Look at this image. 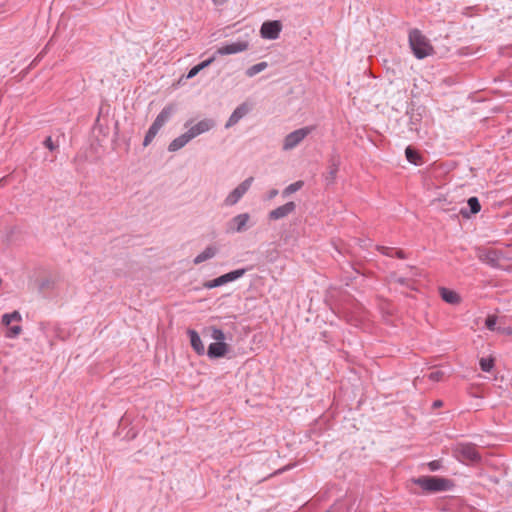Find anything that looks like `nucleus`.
I'll list each match as a JSON object with an SVG mask.
<instances>
[{
    "mask_svg": "<svg viewBox=\"0 0 512 512\" xmlns=\"http://www.w3.org/2000/svg\"><path fill=\"white\" fill-rule=\"evenodd\" d=\"M45 145L48 149L50 150H54V145H53V142H52V139L50 137H48L46 140H45Z\"/></svg>",
    "mask_w": 512,
    "mask_h": 512,
    "instance_id": "f704fd0d",
    "label": "nucleus"
},
{
    "mask_svg": "<svg viewBox=\"0 0 512 512\" xmlns=\"http://www.w3.org/2000/svg\"><path fill=\"white\" fill-rule=\"evenodd\" d=\"M477 257L481 262L496 267L499 265L501 253L494 249H479Z\"/></svg>",
    "mask_w": 512,
    "mask_h": 512,
    "instance_id": "1a4fd4ad",
    "label": "nucleus"
},
{
    "mask_svg": "<svg viewBox=\"0 0 512 512\" xmlns=\"http://www.w3.org/2000/svg\"><path fill=\"white\" fill-rule=\"evenodd\" d=\"M409 43L414 55L418 59H423L433 52V47L429 43L428 39L419 31L412 30L409 33Z\"/></svg>",
    "mask_w": 512,
    "mask_h": 512,
    "instance_id": "f257e3e1",
    "label": "nucleus"
},
{
    "mask_svg": "<svg viewBox=\"0 0 512 512\" xmlns=\"http://www.w3.org/2000/svg\"><path fill=\"white\" fill-rule=\"evenodd\" d=\"M209 330L211 332V338L215 340V342H225V334L221 329L210 327Z\"/></svg>",
    "mask_w": 512,
    "mask_h": 512,
    "instance_id": "5701e85b",
    "label": "nucleus"
},
{
    "mask_svg": "<svg viewBox=\"0 0 512 512\" xmlns=\"http://www.w3.org/2000/svg\"><path fill=\"white\" fill-rule=\"evenodd\" d=\"M314 130L311 126H306L300 129H297L291 133H289L283 140L282 149L284 151H289L298 146L312 131Z\"/></svg>",
    "mask_w": 512,
    "mask_h": 512,
    "instance_id": "7ed1b4c3",
    "label": "nucleus"
},
{
    "mask_svg": "<svg viewBox=\"0 0 512 512\" xmlns=\"http://www.w3.org/2000/svg\"><path fill=\"white\" fill-rule=\"evenodd\" d=\"M250 110V107L247 103H243L238 106L234 112L231 114L230 118L226 123V128L234 126L242 117H244Z\"/></svg>",
    "mask_w": 512,
    "mask_h": 512,
    "instance_id": "2eb2a0df",
    "label": "nucleus"
},
{
    "mask_svg": "<svg viewBox=\"0 0 512 512\" xmlns=\"http://www.w3.org/2000/svg\"><path fill=\"white\" fill-rule=\"evenodd\" d=\"M254 178L249 177L241 184H239L225 199V204L227 206L235 205L243 195L249 190L253 183Z\"/></svg>",
    "mask_w": 512,
    "mask_h": 512,
    "instance_id": "423d86ee",
    "label": "nucleus"
},
{
    "mask_svg": "<svg viewBox=\"0 0 512 512\" xmlns=\"http://www.w3.org/2000/svg\"><path fill=\"white\" fill-rule=\"evenodd\" d=\"M229 346L225 342H214L208 347L207 354L210 358L224 357L228 352Z\"/></svg>",
    "mask_w": 512,
    "mask_h": 512,
    "instance_id": "4468645a",
    "label": "nucleus"
},
{
    "mask_svg": "<svg viewBox=\"0 0 512 512\" xmlns=\"http://www.w3.org/2000/svg\"><path fill=\"white\" fill-rule=\"evenodd\" d=\"M155 136H156V133H154V131L149 129L144 138L143 145L148 146L151 143V141L154 139Z\"/></svg>",
    "mask_w": 512,
    "mask_h": 512,
    "instance_id": "c85d7f7f",
    "label": "nucleus"
},
{
    "mask_svg": "<svg viewBox=\"0 0 512 512\" xmlns=\"http://www.w3.org/2000/svg\"><path fill=\"white\" fill-rule=\"evenodd\" d=\"M188 335L190 337V343L194 351L198 355H203L205 352V347L198 333L195 330L190 329L188 330Z\"/></svg>",
    "mask_w": 512,
    "mask_h": 512,
    "instance_id": "dca6fc26",
    "label": "nucleus"
},
{
    "mask_svg": "<svg viewBox=\"0 0 512 512\" xmlns=\"http://www.w3.org/2000/svg\"><path fill=\"white\" fill-rule=\"evenodd\" d=\"M200 68L198 65L194 66L187 74V78H193L200 72Z\"/></svg>",
    "mask_w": 512,
    "mask_h": 512,
    "instance_id": "2f4dec72",
    "label": "nucleus"
},
{
    "mask_svg": "<svg viewBox=\"0 0 512 512\" xmlns=\"http://www.w3.org/2000/svg\"><path fill=\"white\" fill-rule=\"evenodd\" d=\"M443 405V402L441 400H436L434 403H433V407L434 408H439Z\"/></svg>",
    "mask_w": 512,
    "mask_h": 512,
    "instance_id": "58836bf2",
    "label": "nucleus"
},
{
    "mask_svg": "<svg viewBox=\"0 0 512 512\" xmlns=\"http://www.w3.org/2000/svg\"><path fill=\"white\" fill-rule=\"evenodd\" d=\"M496 323H497V317L494 315L488 316L485 321L486 327L491 331L495 330Z\"/></svg>",
    "mask_w": 512,
    "mask_h": 512,
    "instance_id": "cd10ccee",
    "label": "nucleus"
},
{
    "mask_svg": "<svg viewBox=\"0 0 512 512\" xmlns=\"http://www.w3.org/2000/svg\"><path fill=\"white\" fill-rule=\"evenodd\" d=\"M295 210V203L294 202H288L272 211L269 212V218L271 220H278L281 218H284L288 216L290 213H292Z\"/></svg>",
    "mask_w": 512,
    "mask_h": 512,
    "instance_id": "ddd939ff",
    "label": "nucleus"
},
{
    "mask_svg": "<svg viewBox=\"0 0 512 512\" xmlns=\"http://www.w3.org/2000/svg\"><path fill=\"white\" fill-rule=\"evenodd\" d=\"M303 186V182L302 181H297L295 183H292L290 184L289 186H287L284 191H283V194L285 196H288L296 191H298L299 189H301Z\"/></svg>",
    "mask_w": 512,
    "mask_h": 512,
    "instance_id": "393cba45",
    "label": "nucleus"
},
{
    "mask_svg": "<svg viewBox=\"0 0 512 512\" xmlns=\"http://www.w3.org/2000/svg\"><path fill=\"white\" fill-rule=\"evenodd\" d=\"M479 364L483 371L490 372L494 367V359L492 357L481 358Z\"/></svg>",
    "mask_w": 512,
    "mask_h": 512,
    "instance_id": "b1692460",
    "label": "nucleus"
},
{
    "mask_svg": "<svg viewBox=\"0 0 512 512\" xmlns=\"http://www.w3.org/2000/svg\"><path fill=\"white\" fill-rule=\"evenodd\" d=\"M249 47V43L244 40H240L237 42L225 44L221 47H219L216 50V54L224 56V55H231V54H237L243 51H246Z\"/></svg>",
    "mask_w": 512,
    "mask_h": 512,
    "instance_id": "6e6552de",
    "label": "nucleus"
},
{
    "mask_svg": "<svg viewBox=\"0 0 512 512\" xmlns=\"http://www.w3.org/2000/svg\"><path fill=\"white\" fill-rule=\"evenodd\" d=\"M22 316L18 311H14L12 313H7L2 316V324L6 327H8V330L6 332V336L8 338H15L17 337L21 332L22 328L20 325H13L10 326L12 322H21Z\"/></svg>",
    "mask_w": 512,
    "mask_h": 512,
    "instance_id": "20e7f679",
    "label": "nucleus"
},
{
    "mask_svg": "<svg viewBox=\"0 0 512 512\" xmlns=\"http://www.w3.org/2000/svg\"><path fill=\"white\" fill-rule=\"evenodd\" d=\"M414 482L427 492L445 491L451 487L450 480L436 476H422Z\"/></svg>",
    "mask_w": 512,
    "mask_h": 512,
    "instance_id": "f03ea898",
    "label": "nucleus"
},
{
    "mask_svg": "<svg viewBox=\"0 0 512 512\" xmlns=\"http://www.w3.org/2000/svg\"><path fill=\"white\" fill-rule=\"evenodd\" d=\"M507 333L512 334V330H511V329H509V330L507 331Z\"/></svg>",
    "mask_w": 512,
    "mask_h": 512,
    "instance_id": "a19ab883",
    "label": "nucleus"
},
{
    "mask_svg": "<svg viewBox=\"0 0 512 512\" xmlns=\"http://www.w3.org/2000/svg\"><path fill=\"white\" fill-rule=\"evenodd\" d=\"M468 205L471 209V212L474 214L478 213L481 209V205L476 197L469 198Z\"/></svg>",
    "mask_w": 512,
    "mask_h": 512,
    "instance_id": "a878e982",
    "label": "nucleus"
},
{
    "mask_svg": "<svg viewBox=\"0 0 512 512\" xmlns=\"http://www.w3.org/2000/svg\"><path fill=\"white\" fill-rule=\"evenodd\" d=\"M278 194V191L276 189H273L269 192L268 198L272 199Z\"/></svg>",
    "mask_w": 512,
    "mask_h": 512,
    "instance_id": "e433bc0d",
    "label": "nucleus"
},
{
    "mask_svg": "<svg viewBox=\"0 0 512 512\" xmlns=\"http://www.w3.org/2000/svg\"><path fill=\"white\" fill-rule=\"evenodd\" d=\"M444 377V372L440 371V370H436V371H432L431 373H429L428 375V378L431 380V381H434V382H438V381H441Z\"/></svg>",
    "mask_w": 512,
    "mask_h": 512,
    "instance_id": "bb28decb",
    "label": "nucleus"
},
{
    "mask_svg": "<svg viewBox=\"0 0 512 512\" xmlns=\"http://www.w3.org/2000/svg\"><path fill=\"white\" fill-rule=\"evenodd\" d=\"M439 462L438 461H432L429 463V467L432 471L437 470L439 468Z\"/></svg>",
    "mask_w": 512,
    "mask_h": 512,
    "instance_id": "c9c22d12",
    "label": "nucleus"
},
{
    "mask_svg": "<svg viewBox=\"0 0 512 512\" xmlns=\"http://www.w3.org/2000/svg\"><path fill=\"white\" fill-rule=\"evenodd\" d=\"M215 60V57H211L203 62H201L200 64H198L200 70H203L204 68L208 67L210 64H212Z\"/></svg>",
    "mask_w": 512,
    "mask_h": 512,
    "instance_id": "c756f323",
    "label": "nucleus"
},
{
    "mask_svg": "<svg viewBox=\"0 0 512 512\" xmlns=\"http://www.w3.org/2000/svg\"><path fill=\"white\" fill-rule=\"evenodd\" d=\"M282 29L279 21H267L261 26L260 33L265 39H277Z\"/></svg>",
    "mask_w": 512,
    "mask_h": 512,
    "instance_id": "9d476101",
    "label": "nucleus"
},
{
    "mask_svg": "<svg viewBox=\"0 0 512 512\" xmlns=\"http://www.w3.org/2000/svg\"><path fill=\"white\" fill-rule=\"evenodd\" d=\"M149 129H151L152 131H154V133L157 134L158 131L161 129V126L156 121H154Z\"/></svg>",
    "mask_w": 512,
    "mask_h": 512,
    "instance_id": "72a5a7b5",
    "label": "nucleus"
},
{
    "mask_svg": "<svg viewBox=\"0 0 512 512\" xmlns=\"http://www.w3.org/2000/svg\"><path fill=\"white\" fill-rule=\"evenodd\" d=\"M216 252L217 249L215 247L209 246L194 259V263L200 264L208 259H211L215 256Z\"/></svg>",
    "mask_w": 512,
    "mask_h": 512,
    "instance_id": "6ab92c4d",
    "label": "nucleus"
},
{
    "mask_svg": "<svg viewBox=\"0 0 512 512\" xmlns=\"http://www.w3.org/2000/svg\"><path fill=\"white\" fill-rule=\"evenodd\" d=\"M174 111L173 105L166 106L156 117L155 121L162 127L170 118Z\"/></svg>",
    "mask_w": 512,
    "mask_h": 512,
    "instance_id": "aec40b11",
    "label": "nucleus"
},
{
    "mask_svg": "<svg viewBox=\"0 0 512 512\" xmlns=\"http://www.w3.org/2000/svg\"><path fill=\"white\" fill-rule=\"evenodd\" d=\"M214 126V122L210 119H204L192 126L186 133L190 139L209 131Z\"/></svg>",
    "mask_w": 512,
    "mask_h": 512,
    "instance_id": "f8f14e48",
    "label": "nucleus"
},
{
    "mask_svg": "<svg viewBox=\"0 0 512 512\" xmlns=\"http://www.w3.org/2000/svg\"><path fill=\"white\" fill-rule=\"evenodd\" d=\"M442 299L449 304H459L461 301L460 296L453 290L447 288L440 289Z\"/></svg>",
    "mask_w": 512,
    "mask_h": 512,
    "instance_id": "f3484780",
    "label": "nucleus"
},
{
    "mask_svg": "<svg viewBox=\"0 0 512 512\" xmlns=\"http://www.w3.org/2000/svg\"><path fill=\"white\" fill-rule=\"evenodd\" d=\"M407 160L414 165H421L422 159L420 154L412 147H407L405 150Z\"/></svg>",
    "mask_w": 512,
    "mask_h": 512,
    "instance_id": "412c9836",
    "label": "nucleus"
},
{
    "mask_svg": "<svg viewBox=\"0 0 512 512\" xmlns=\"http://www.w3.org/2000/svg\"><path fill=\"white\" fill-rule=\"evenodd\" d=\"M395 255L401 259L405 258V255L402 250L395 251Z\"/></svg>",
    "mask_w": 512,
    "mask_h": 512,
    "instance_id": "4c0bfd02",
    "label": "nucleus"
},
{
    "mask_svg": "<svg viewBox=\"0 0 512 512\" xmlns=\"http://www.w3.org/2000/svg\"><path fill=\"white\" fill-rule=\"evenodd\" d=\"M378 250H379L381 253L385 254V255H388V256H391V257H392V256H394V254H393L394 250H393V249H391V248H387V247H378Z\"/></svg>",
    "mask_w": 512,
    "mask_h": 512,
    "instance_id": "473e14b6",
    "label": "nucleus"
},
{
    "mask_svg": "<svg viewBox=\"0 0 512 512\" xmlns=\"http://www.w3.org/2000/svg\"><path fill=\"white\" fill-rule=\"evenodd\" d=\"M395 281L398 283L404 284V280L402 278H397Z\"/></svg>",
    "mask_w": 512,
    "mask_h": 512,
    "instance_id": "ea45409f",
    "label": "nucleus"
},
{
    "mask_svg": "<svg viewBox=\"0 0 512 512\" xmlns=\"http://www.w3.org/2000/svg\"><path fill=\"white\" fill-rule=\"evenodd\" d=\"M244 273H245L244 269L234 270V271L226 273L216 279L206 282L204 284V287L208 288V289H212L214 287L224 285L228 282L234 281V280L242 277L244 275Z\"/></svg>",
    "mask_w": 512,
    "mask_h": 512,
    "instance_id": "0eeeda50",
    "label": "nucleus"
},
{
    "mask_svg": "<svg viewBox=\"0 0 512 512\" xmlns=\"http://www.w3.org/2000/svg\"><path fill=\"white\" fill-rule=\"evenodd\" d=\"M456 453L459 460L465 463L477 462L480 460V455L476 447L472 444L458 445L456 448Z\"/></svg>",
    "mask_w": 512,
    "mask_h": 512,
    "instance_id": "39448f33",
    "label": "nucleus"
},
{
    "mask_svg": "<svg viewBox=\"0 0 512 512\" xmlns=\"http://www.w3.org/2000/svg\"><path fill=\"white\" fill-rule=\"evenodd\" d=\"M215 60V57H211L203 62H201L200 64H198L200 70H203L204 68L208 67L210 64H212Z\"/></svg>",
    "mask_w": 512,
    "mask_h": 512,
    "instance_id": "7c9ffc66",
    "label": "nucleus"
},
{
    "mask_svg": "<svg viewBox=\"0 0 512 512\" xmlns=\"http://www.w3.org/2000/svg\"><path fill=\"white\" fill-rule=\"evenodd\" d=\"M266 68H267V63L266 62H260V63H257L255 65L251 66L250 68H248L247 71H246V74L249 77H253L256 74L262 72Z\"/></svg>",
    "mask_w": 512,
    "mask_h": 512,
    "instance_id": "4be33fe9",
    "label": "nucleus"
},
{
    "mask_svg": "<svg viewBox=\"0 0 512 512\" xmlns=\"http://www.w3.org/2000/svg\"><path fill=\"white\" fill-rule=\"evenodd\" d=\"M190 137L187 135V133H184L182 134L181 136L177 137L176 139H174L170 144H169V151L171 152H175L179 149H181L182 147H184L189 141H190Z\"/></svg>",
    "mask_w": 512,
    "mask_h": 512,
    "instance_id": "a211bd4d",
    "label": "nucleus"
},
{
    "mask_svg": "<svg viewBox=\"0 0 512 512\" xmlns=\"http://www.w3.org/2000/svg\"><path fill=\"white\" fill-rule=\"evenodd\" d=\"M249 220L250 215L248 213L239 214L229 221L227 225V231L230 233L242 232L245 230Z\"/></svg>",
    "mask_w": 512,
    "mask_h": 512,
    "instance_id": "9b49d317",
    "label": "nucleus"
}]
</instances>
